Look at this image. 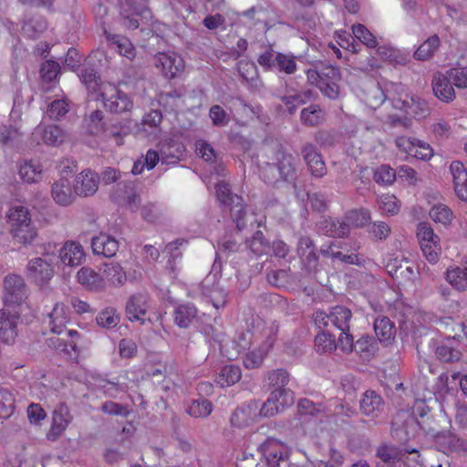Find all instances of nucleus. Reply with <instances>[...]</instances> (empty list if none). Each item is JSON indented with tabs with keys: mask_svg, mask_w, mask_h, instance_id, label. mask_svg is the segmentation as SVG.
Here are the masks:
<instances>
[{
	"mask_svg": "<svg viewBox=\"0 0 467 467\" xmlns=\"http://www.w3.org/2000/svg\"><path fill=\"white\" fill-rule=\"evenodd\" d=\"M4 303L9 307L20 306L28 296V287L24 278L16 274H9L3 280Z\"/></svg>",
	"mask_w": 467,
	"mask_h": 467,
	"instance_id": "obj_5",
	"label": "nucleus"
},
{
	"mask_svg": "<svg viewBox=\"0 0 467 467\" xmlns=\"http://www.w3.org/2000/svg\"><path fill=\"white\" fill-rule=\"evenodd\" d=\"M385 402L382 397L374 390H367L359 400V409L362 414L377 418L384 410Z\"/></svg>",
	"mask_w": 467,
	"mask_h": 467,
	"instance_id": "obj_17",
	"label": "nucleus"
},
{
	"mask_svg": "<svg viewBox=\"0 0 467 467\" xmlns=\"http://www.w3.org/2000/svg\"><path fill=\"white\" fill-rule=\"evenodd\" d=\"M100 96L104 107L112 113L128 112L133 108V101L130 98L115 86L109 85V90L101 92Z\"/></svg>",
	"mask_w": 467,
	"mask_h": 467,
	"instance_id": "obj_7",
	"label": "nucleus"
},
{
	"mask_svg": "<svg viewBox=\"0 0 467 467\" xmlns=\"http://www.w3.org/2000/svg\"><path fill=\"white\" fill-rule=\"evenodd\" d=\"M15 396L5 388L0 387V418L8 419L15 411Z\"/></svg>",
	"mask_w": 467,
	"mask_h": 467,
	"instance_id": "obj_47",
	"label": "nucleus"
},
{
	"mask_svg": "<svg viewBox=\"0 0 467 467\" xmlns=\"http://www.w3.org/2000/svg\"><path fill=\"white\" fill-rule=\"evenodd\" d=\"M460 343L455 338H447L435 347L437 358L442 362H456L462 358V351L459 349Z\"/></svg>",
	"mask_w": 467,
	"mask_h": 467,
	"instance_id": "obj_24",
	"label": "nucleus"
},
{
	"mask_svg": "<svg viewBox=\"0 0 467 467\" xmlns=\"http://www.w3.org/2000/svg\"><path fill=\"white\" fill-rule=\"evenodd\" d=\"M420 248L424 256L431 264L438 262L441 254L440 242L433 241L431 243L420 244Z\"/></svg>",
	"mask_w": 467,
	"mask_h": 467,
	"instance_id": "obj_63",
	"label": "nucleus"
},
{
	"mask_svg": "<svg viewBox=\"0 0 467 467\" xmlns=\"http://www.w3.org/2000/svg\"><path fill=\"white\" fill-rule=\"evenodd\" d=\"M154 65L169 79L176 78L184 69V60L173 52H159L154 56Z\"/></svg>",
	"mask_w": 467,
	"mask_h": 467,
	"instance_id": "obj_9",
	"label": "nucleus"
},
{
	"mask_svg": "<svg viewBox=\"0 0 467 467\" xmlns=\"http://www.w3.org/2000/svg\"><path fill=\"white\" fill-rule=\"evenodd\" d=\"M48 318L51 331L57 335H62L67 322L63 306L56 305L53 311L48 315Z\"/></svg>",
	"mask_w": 467,
	"mask_h": 467,
	"instance_id": "obj_46",
	"label": "nucleus"
},
{
	"mask_svg": "<svg viewBox=\"0 0 467 467\" xmlns=\"http://www.w3.org/2000/svg\"><path fill=\"white\" fill-rule=\"evenodd\" d=\"M320 332L317 333L315 338V345L317 350L320 353H330L339 348L338 346V334L330 328H319Z\"/></svg>",
	"mask_w": 467,
	"mask_h": 467,
	"instance_id": "obj_26",
	"label": "nucleus"
},
{
	"mask_svg": "<svg viewBox=\"0 0 467 467\" xmlns=\"http://www.w3.org/2000/svg\"><path fill=\"white\" fill-rule=\"evenodd\" d=\"M28 276L37 285L47 284L54 276V269L49 263L41 257H36L27 265Z\"/></svg>",
	"mask_w": 467,
	"mask_h": 467,
	"instance_id": "obj_16",
	"label": "nucleus"
},
{
	"mask_svg": "<svg viewBox=\"0 0 467 467\" xmlns=\"http://www.w3.org/2000/svg\"><path fill=\"white\" fill-rule=\"evenodd\" d=\"M245 247L253 254L262 255L271 249L270 242L265 237L262 231H256L251 238L245 241Z\"/></svg>",
	"mask_w": 467,
	"mask_h": 467,
	"instance_id": "obj_37",
	"label": "nucleus"
},
{
	"mask_svg": "<svg viewBox=\"0 0 467 467\" xmlns=\"http://www.w3.org/2000/svg\"><path fill=\"white\" fill-rule=\"evenodd\" d=\"M18 174L23 182L35 183L41 180L42 170L39 165L33 161H24L19 165Z\"/></svg>",
	"mask_w": 467,
	"mask_h": 467,
	"instance_id": "obj_40",
	"label": "nucleus"
},
{
	"mask_svg": "<svg viewBox=\"0 0 467 467\" xmlns=\"http://www.w3.org/2000/svg\"><path fill=\"white\" fill-rule=\"evenodd\" d=\"M447 75L459 88H467V67H456L447 70Z\"/></svg>",
	"mask_w": 467,
	"mask_h": 467,
	"instance_id": "obj_56",
	"label": "nucleus"
},
{
	"mask_svg": "<svg viewBox=\"0 0 467 467\" xmlns=\"http://www.w3.org/2000/svg\"><path fill=\"white\" fill-rule=\"evenodd\" d=\"M99 187V178L91 171H84L79 173L75 180L73 186L76 195L88 197L93 195Z\"/></svg>",
	"mask_w": 467,
	"mask_h": 467,
	"instance_id": "obj_21",
	"label": "nucleus"
},
{
	"mask_svg": "<svg viewBox=\"0 0 467 467\" xmlns=\"http://www.w3.org/2000/svg\"><path fill=\"white\" fill-rule=\"evenodd\" d=\"M51 194L54 201L61 206L71 204L75 199L70 182L66 178H60L53 183Z\"/></svg>",
	"mask_w": 467,
	"mask_h": 467,
	"instance_id": "obj_23",
	"label": "nucleus"
},
{
	"mask_svg": "<svg viewBox=\"0 0 467 467\" xmlns=\"http://www.w3.org/2000/svg\"><path fill=\"white\" fill-rule=\"evenodd\" d=\"M217 199L230 209L233 221L239 231L244 229L248 223L251 224L254 220V214L248 213L244 200L241 196L234 194L228 183L222 182L216 186Z\"/></svg>",
	"mask_w": 467,
	"mask_h": 467,
	"instance_id": "obj_3",
	"label": "nucleus"
},
{
	"mask_svg": "<svg viewBox=\"0 0 467 467\" xmlns=\"http://www.w3.org/2000/svg\"><path fill=\"white\" fill-rule=\"evenodd\" d=\"M294 400L291 390L271 391L268 399L259 406L258 416L273 417L285 407L291 406Z\"/></svg>",
	"mask_w": 467,
	"mask_h": 467,
	"instance_id": "obj_6",
	"label": "nucleus"
},
{
	"mask_svg": "<svg viewBox=\"0 0 467 467\" xmlns=\"http://www.w3.org/2000/svg\"><path fill=\"white\" fill-rule=\"evenodd\" d=\"M352 32L356 38L365 44L368 47H376L378 42L373 34L362 24L352 26Z\"/></svg>",
	"mask_w": 467,
	"mask_h": 467,
	"instance_id": "obj_52",
	"label": "nucleus"
},
{
	"mask_svg": "<svg viewBox=\"0 0 467 467\" xmlns=\"http://www.w3.org/2000/svg\"><path fill=\"white\" fill-rule=\"evenodd\" d=\"M119 241L109 234H100L91 240L93 253L105 257H113L119 251Z\"/></svg>",
	"mask_w": 467,
	"mask_h": 467,
	"instance_id": "obj_22",
	"label": "nucleus"
},
{
	"mask_svg": "<svg viewBox=\"0 0 467 467\" xmlns=\"http://www.w3.org/2000/svg\"><path fill=\"white\" fill-rule=\"evenodd\" d=\"M78 76L88 90L96 92L100 89L102 85L100 75L93 67L83 65L79 67Z\"/></svg>",
	"mask_w": 467,
	"mask_h": 467,
	"instance_id": "obj_32",
	"label": "nucleus"
},
{
	"mask_svg": "<svg viewBox=\"0 0 467 467\" xmlns=\"http://www.w3.org/2000/svg\"><path fill=\"white\" fill-rule=\"evenodd\" d=\"M374 330L380 342H390L396 334V327L393 322L387 317H379L374 321Z\"/></svg>",
	"mask_w": 467,
	"mask_h": 467,
	"instance_id": "obj_33",
	"label": "nucleus"
},
{
	"mask_svg": "<svg viewBox=\"0 0 467 467\" xmlns=\"http://www.w3.org/2000/svg\"><path fill=\"white\" fill-rule=\"evenodd\" d=\"M68 420L65 418L61 411H55L53 414V421L50 431L47 437L49 441H55L66 430Z\"/></svg>",
	"mask_w": 467,
	"mask_h": 467,
	"instance_id": "obj_51",
	"label": "nucleus"
},
{
	"mask_svg": "<svg viewBox=\"0 0 467 467\" xmlns=\"http://www.w3.org/2000/svg\"><path fill=\"white\" fill-rule=\"evenodd\" d=\"M447 282L458 292L467 290V262L462 266H451L446 270Z\"/></svg>",
	"mask_w": 467,
	"mask_h": 467,
	"instance_id": "obj_28",
	"label": "nucleus"
},
{
	"mask_svg": "<svg viewBox=\"0 0 467 467\" xmlns=\"http://www.w3.org/2000/svg\"><path fill=\"white\" fill-rule=\"evenodd\" d=\"M371 213L369 210L366 208L353 209L348 211L342 220L348 228V234L350 233V227L363 228L370 223Z\"/></svg>",
	"mask_w": 467,
	"mask_h": 467,
	"instance_id": "obj_31",
	"label": "nucleus"
},
{
	"mask_svg": "<svg viewBox=\"0 0 467 467\" xmlns=\"http://www.w3.org/2000/svg\"><path fill=\"white\" fill-rule=\"evenodd\" d=\"M417 236L420 244L440 242V237L434 234V231L429 223H420L418 225Z\"/></svg>",
	"mask_w": 467,
	"mask_h": 467,
	"instance_id": "obj_62",
	"label": "nucleus"
},
{
	"mask_svg": "<svg viewBox=\"0 0 467 467\" xmlns=\"http://www.w3.org/2000/svg\"><path fill=\"white\" fill-rule=\"evenodd\" d=\"M241 379V369L235 365H225L216 376V382L222 387L231 386Z\"/></svg>",
	"mask_w": 467,
	"mask_h": 467,
	"instance_id": "obj_39",
	"label": "nucleus"
},
{
	"mask_svg": "<svg viewBox=\"0 0 467 467\" xmlns=\"http://www.w3.org/2000/svg\"><path fill=\"white\" fill-rule=\"evenodd\" d=\"M430 217L436 223L447 225L450 224L452 220V212L446 205L438 204L431 209Z\"/></svg>",
	"mask_w": 467,
	"mask_h": 467,
	"instance_id": "obj_53",
	"label": "nucleus"
},
{
	"mask_svg": "<svg viewBox=\"0 0 467 467\" xmlns=\"http://www.w3.org/2000/svg\"><path fill=\"white\" fill-rule=\"evenodd\" d=\"M60 72V66L54 60H47L42 64L40 68L41 78L47 81L51 82L55 80Z\"/></svg>",
	"mask_w": 467,
	"mask_h": 467,
	"instance_id": "obj_61",
	"label": "nucleus"
},
{
	"mask_svg": "<svg viewBox=\"0 0 467 467\" xmlns=\"http://www.w3.org/2000/svg\"><path fill=\"white\" fill-rule=\"evenodd\" d=\"M150 296L147 293H137L130 296L126 303V315L130 321H140L144 324L150 307Z\"/></svg>",
	"mask_w": 467,
	"mask_h": 467,
	"instance_id": "obj_12",
	"label": "nucleus"
},
{
	"mask_svg": "<svg viewBox=\"0 0 467 467\" xmlns=\"http://www.w3.org/2000/svg\"><path fill=\"white\" fill-rule=\"evenodd\" d=\"M79 284L91 291H99L104 287V280L99 273L89 267H82L77 274Z\"/></svg>",
	"mask_w": 467,
	"mask_h": 467,
	"instance_id": "obj_29",
	"label": "nucleus"
},
{
	"mask_svg": "<svg viewBox=\"0 0 467 467\" xmlns=\"http://www.w3.org/2000/svg\"><path fill=\"white\" fill-rule=\"evenodd\" d=\"M30 221H32L31 214L27 208L22 205H16L9 209L7 213V223L10 227L9 231L18 228Z\"/></svg>",
	"mask_w": 467,
	"mask_h": 467,
	"instance_id": "obj_36",
	"label": "nucleus"
},
{
	"mask_svg": "<svg viewBox=\"0 0 467 467\" xmlns=\"http://www.w3.org/2000/svg\"><path fill=\"white\" fill-rule=\"evenodd\" d=\"M351 310L342 305L331 306L327 311L317 309L313 320L317 328H330L338 334V346L344 353L353 352V336L349 333Z\"/></svg>",
	"mask_w": 467,
	"mask_h": 467,
	"instance_id": "obj_2",
	"label": "nucleus"
},
{
	"mask_svg": "<svg viewBox=\"0 0 467 467\" xmlns=\"http://www.w3.org/2000/svg\"><path fill=\"white\" fill-rule=\"evenodd\" d=\"M96 321L100 327L112 328L119 323V317L114 307L109 306L99 313Z\"/></svg>",
	"mask_w": 467,
	"mask_h": 467,
	"instance_id": "obj_48",
	"label": "nucleus"
},
{
	"mask_svg": "<svg viewBox=\"0 0 467 467\" xmlns=\"http://www.w3.org/2000/svg\"><path fill=\"white\" fill-rule=\"evenodd\" d=\"M300 152L307 167V171L312 177L321 179L327 174V169L326 163L315 144L312 142L304 143Z\"/></svg>",
	"mask_w": 467,
	"mask_h": 467,
	"instance_id": "obj_8",
	"label": "nucleus"
},
{
	"mask_svg": "<svg viewBox=\"0 0 467 467\" xmlns=\"http://www.w3.org/2000/svg\"><path fill=\"white\" fill-rule=\"evenodd\" d=\"M450 171L453 178L454 190L457 196L467 201V171L459 161L451 163Z\"/></svg>",
	"mask_w": 467,
	"mask_h": 467,
	"instance_id": "obj_25",
	"label": "nucleus"
},
{
	"mask_svg": "<svg viewBox=\"0 0 467 467\" xmlns=\"http://www.w3.org/2000/svg\"><path fill=\"white\" fill-rule=\"evenodd\" d=\"M112 198L119 204L125 206L130 212L135 213L140 206V197L135 189L133 182L119 183Z\"/></svg>",
	"mask_w": 467,
	"mask_h": 467,
	"instance_id": "obj_13",
	"label": "nucleus"
},
{
	"mask_svg": "<svg viewBox=\"0 0 467 467\" xmlns=\"http://www.w3.org/2000/svg\"><path fill=\"white\" fill-rule=\"evenodd\" d=\"M36 133L40 134L44 143L50 146L60 145L66 138L65 132L57 125L38 126Z\"/></svg>",
	"mask_w": 467,
	"mask_h": 467,
	"instance_id": "obj_30",
	"label": "nucleus"
},
{
	"mask_svg": "<svg viewBox=\"0 0 467 467\" xmlns=\"http://www.w3.org/2000/svg\"><path fill=\"white\" fill-rule=\"evenodd\" d=\"M451 83L452 82L447 73H435L431 81V86L436 98L446 103L451 102L456 97L455 90Z\"/></svg>",
	"mask_w": 467,
	"mask_h": 467,
	"instance_id": "obj_19",
	"label": "nucleus"
},
{
	"mask_svg": "<svg viewBox=\"0 0 467 467\" xmlns=\"http://www.w3.org/2000/svg\"><path fill=\"white\" fill-rule=\"evenodd\" d=\"M152 18L151 11L148 7H141L140 11H137L134 16H127L126 26L130 29H137L140 22L146 24Z\"/></svg>",
	"mask_w": 467,
	"mask_h": 467,
	"instance_id": "obj_54",
	"label": "nucleus"
},
{
	"mask_svg": "<svg viewBox=\"0 0 467 467\" xmlns=\"http://www.w3.org/2000/svg\"><path fill=\"white\" fill-rule=\"evenodd\" d=\"M263 151L260 174L265 182L275 185L279 182H291L296 179V158L285 146L272 141L265 145Z\"/></svg>",
	"mask_w": 467,
	"mask_h": 467,
	"instance_id": "obj_1",
	"label": "nucleus"
},
{
	"mask_svg": "<svg viewBox=\"0 0 467 467\" xmlns=\"http://www.w3.org/2000/svg\"><path fill=\"white\" fill-rule=\"evenodd\" d=\"M20 317L18 312L8 309L0 310V341L11 344L17 336V323Z\"/></svg>",
	"mask_w": 467,
	"mask_h": 467,
	"instance_id": "obj_14",
	"label": "nucleus"
},
{
	"mask_svg": "<svg viewBox=\"0 0 467 467\" xmlns=\"http://www.w3.org/2000/svg\"><path fill=\"white\" fill-rule=\"evenodd\" d=\"M259 406L258 400H251L247 403L237 407L231 415V425L234 428L243 429L254 423L258 418Z\"/></svg>",
	"mask_w": 467,
	"mask_h": 467,
	"instance_id": "obj_11",
	"label": "nucleus"
},
{
	"mask_svg": "<svg viewBox=\"0 0 467 467\" xmlns=\"http://www.w3.org/2000/svg\"><path fill=\"white\" fill-rule=\"evenodd\" d=\"M377 349L375 338L368 335L362 336L356 343L353 342V351H356L360 357L365 358L373 356Z\"/></svg>",
	"mask_w": 467,
	"mask_h": 467,
	"instance_id": "obj_42",
	"label": "nucleus"
},
{
	"mask_svg": "<svg viewBox=\"0 0 467 467\" xmlns=\"http://www.w3.org/2000/svg\"><path fill=\"white\" fill-rule=\"evenodd\" d=\"M325 117V112L317 104H311L301 110L300 120L306 127H316L320 125Z\"/></svg>",
	"mask_w": 467,
	"mask_h": 467,
	"instance_id": "obj_34",
	"label": "nucleus"
},
{
	"mask_svg": "<svg viewBox=\"0 0 467 467\" xmlns=\"http://www.w3.org/2000/svg\"><path fill=\"white\" fill-rule=\"evenodd\" d=\"M290 269H279L267 273L268 283L276 287H284L289 282Z\"/></svg>",
	"mask_w": 467,
	"mask_h": 467,
	"instance_id": "obj_57",
	"label": "nucleus"
},
{
	"mask_svg": "<svg viewBox=\"0 0 467 467\" xmlns=\"http://www.w3.org/2000/svg\"><path fill=\"white\" fill-rule=\"evenodd\" d=\"M209 116L212 122L216 127H223L228 124L230 118L225 110L220 105L211 107Z\"/></svg>",
	"mask_w": 467,
	"mask_h": 467,
	"instance_id": "obj_64",
	"label": "nucleus"
},
{
	"mask_svg": "<svg viewBox=\"0 0 467 467\" xmlns=\"http://www.w3.org/2000/svg\"><path fill=\"white\" fill-rule=\"evenodd\" d=\"M68 104L64 99H56L50 103L47 114L52 119H60L68 112Z\"/></svg>",
	"mask_w": 467,
	"mask_h": 467,
	"instance_id": "obj_58",
	"label": "nucleus"
},
{
	"mask_svg": "<svg viewBox=\"0 0 467 467\" xmlns=\"http://www.w3.org/2000/svg\"><path fill=\"white\" fill-rule=\"evenodd\" d=\"M396 176V171H394L390 166L381 165L375 171L373 179L379 184L389 185L393 183Z\"/></svg>",
	"mask_w": 467,
	"mask_h": 467,
	"instance_id": "obj_55",
	"label": "nucleus"
},
{
	"mask_svg": "<svg viewBox=\"0 0 467 467\" xmlns=\"http://www.w3.org/2000/svg\"><path fill=\"white\" fill-rule=\"evenodd\" d=\"M10 234L16 243L26 245L32 244L36 238L37 230L30 221L18 228L10 230Z\"/></svg>",
	"mask_w": 467,
	"mask_h": 467,
	"instance_id": "obj_35",
	"label": "nucleus"
},
{
	"mask_svg": "<svg viewBox=\"0 0 467 467\" xmlns=\"http://www.w3.org/2000/svg\"><path fill=\"white\" fill-rule=\"evenodd\" d=\"M267 379L269 386L274 388L272 391L289 390L285 389L290 378L289 373L284 368H277L268 372Z\"/></svg>",
	"mask_w": 467,
	"mask_h": 467,
	"instance_id": "obj_43",
	"label": "nucleus"
},
{
	"mask_svg": "<svg viewBox=\"0 0 467 467\" xmlns=\"http://www.w3.org/2000/svg\"><path fill=\"white\" fill-rule=\"evenodd\" d=\"M368 232L376 240H385L389 236L391 229L387 223L376 221L368 225Z\"/></svg>",
	"mask_w": 467,
	"mask_h": 467,
	"instance_id": "obj_60",
	"label": "nucleus"
},
{
	"mask_svg": "<svg viewBox=\"0 0 467 467\" xmlns=\"http://www.w3.org/2000/svg\"><path fill=\"white\" fill-rule=\"evenodd\" d=\"M296 253L306 271L316 272L319 265V255L314 240L308 235L298 239Z\"/></svg>",
	"mask_w": 467,
	"mask_h": 467,
	"instance_id": "obj_10",
	"label": "nucleus"
},
{
	"mask_svg": "<svg viewBox=\"0 0 467 467\" xmlns=\"http://www.w3.org/2000/svg\"><path fill=\"white\" fill-rule=\"evenodd\" d=\"M317 232L333 238H344L348 235L345 223L332 217L321 216L317 223Z\"/></svg>",
	"mask_w": 467,
	"mask_h": 467,
	"instance_id": "obj_18",
	"label": "nucleus"
},
{
	"mask_svg": "<svg viewBox=\"0 0 467 467\" xmlns=\"http://www.w3.org/2000/svg\"><path fill=\"white\" fill-rule=\"evenodd\" d=\"M418 453L416 449H402L391 443H382L376 450V457L389 467L404 461L407 454Z\"/></svg>",
	"mask_w": 467,
	"mask_h": 467,
	"instance_id": "obj_15",
	"label": "nucleus"
},
{
	"mask_svg": "<svg viewBox=\"0 0 467 467\" xmlns=\"http://www.w3.org/2000/svg\"><path fill=\"white\" fill-rule=\"evenodd\" d=\"M440 43L441 41L437 35L430 36L414 52V57L421 61L430 59L440 47Z\"/></svg>",
	"mask_w": 467,
	"mask_h": 467,
	"instance_id": "obj_41",
	"label": "nucleus"
},
{
	"mask_svg": "<svg viewBox=\"0 0 467 467\" xmlns=\"http://www.w3.org/2000/svg\"><path fill=\"white\" fill-rule=\"evenodd\" d=\"M198 310L192 303L181 304L173 310V321L181 328H187L197 317Z\"/></svg>",
	"mask_w": 467,
	"mask_h": 467,
	"instance_id": "obj_27",
	"label": "nucleus"
},
{
	"mask_svg": "<svg viewBox=\"0 0 467 467\" xmlns=\"http://www.w3.org/2000/svg\"><path fill=\"white\" fill-rule=\"evenodd\" d=\"M58 258L64 265L78 266L84 261L85 253L80 244L67 241L59 249Z\"/></svg>",
	"mask_w": 467,
	"mask_h": 467,
	"instance_id": "obj_20",
	"label": "nucleus"
},
{
	"mask_svg": "<svg viewBox=\"0 0 467 467\" xmlns=\"http://www.w3.org/2000/svg\"><path fill=\"white\" fill-rule=\"evenodd\" d=\"M186 411L194 418H206L213 411V404L206 399L193 400L187 407Z\"/></svg>",
	"mask_w": 467,
	"mask_h": 467,
	"instance_id": "obj_45",
	"label": "nucleus"
},
{
	"mask_svg": "<svg viewBox=\"0 0 467 467\" xmlns=\"http://www.w3.org/2000/svg\"><path fill=\"white\" fill-rule=\"evenodd\" d=\"M104 272L114 285H121L126 281V275L119 264H106Z\"/></svg>",
	"mask_w": 467,
	"mask_h": 467,
	"instance_id": "obj_59",
	"label": "nucleus"
},
{
	"mask_svg": "<svg viewBox=\"0 0 467 467\" xmlns=\"http://www.w3.org/2000/svg\"><path fill=\"white\" fill-rule=\"evenodd\" d=\"M325 407L320 402H314L306 398L300 399L297 402V411L300 415L317 417L322 414Z\"/></svg>",
	"mask_w": 467,
	"mask_h": 467,
	"instance_id": "obj_49",
	"label": "nucleus"
},
{
	"mask_svg": "<svg viewBox=\"0 0 467 467\" xmlns=\"http://www.w3.org/2000/svg\"><path fill=\"white\" fill-rule=\"evenodd\" d=\"M257 62L265 70L276 69L278 72L286 75H292L297 69L294 56L275 52L272 48H268L261 54Z\"/></svg>",
	"mask_w": 467,
	"mask_h": 467,
	"instance_id": "obj_4",
	"label": "nucleus"
},
{
	"mask_svg": "<svg viewBox=\"0 0 467 467\" xmlns=\"http://www.w3.org/2000/svg\"><path fill=\"white\" fill-rule=\"evenodd\" d=\"M110 45L123 57L132 60L136 57V50L129 38L119 35L109 36Z\"/></svg>",
	"mask_w": 467,
	"mask_h": 467,
	"instance_id": "obj_38",
	"label": "nucleus"
},
{
	"mask_svg": "<svg viewBox=\"0 0 467 467\" xmlns=\"http://www.w3.org/2000/svg\"><path fill=\"white\" fill-rule=\"evenodd\" d=\"M185 151V147L182 142L170 139L161 144V154L162 158L171 159L172 162L179 161Z\"/></svg>",
	"mask_w": 467,
	"mask_h": 467,
	"instance_id": "obj_44",
	"label": "nucleus"
},
{
	"mask_svg": "<svg viewBox=\"0 0 467 467\" xmlns=\"http://www.w3.org/2000/svg\"><path fill=\"white\" fill-rule=\"evenodd\" d=\"M314 138L323 149L332 148L339 141V134L334 130H320L315 133Z\"/></svg>",
	"mask_w": 467,
	"mask_h": 467,
	"instance_id": "obj_50",
	"label": "nucleus"
}]
</instances>
